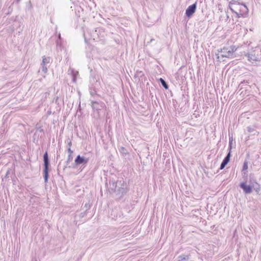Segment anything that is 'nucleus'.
<instances>
[{
	"mask_svg": "<svg viewBox=\"0 0 261 261\" xmlns=\"http://www.w3.org/2000/svg\"><path fill=\"white\" fill-rule=\"evenodd\" d=\"M87 162L88 159L85 157H82L80 155H78L75 160V163L76 165L85 164Z\"/></svg>",
	"mask_w": 261,
	"mask_h": 261,
	"instance_id": "obj_10",
	"label": "nucleus"
},
{
	"mask_svg": "<svg viewBox=\"0 0 261 261\" xmlns=\"http://www.w3.org/2000/svg\"><path fill=\"white\" fill-rule=\"evenodd\" d=\"M232 142V136L230 137L229 136V147H230V150H231V148Z\"/></svg>",
	"mask_w": 261,
	"mask_h": 261,
	"instance_id": "obj_17",
	"label": "nucleus"
},
{
	"mask_svg": "<svg viewBox=\"0 0 261 261\" xmlns=\"http://www.w3.org/2000/svg\"><path fill=\"white\" fill-rule=\"evenodd\" d=\"M59 38H61V35H60V34H59Z\"/></svg>",
	"mask_w": 261,
	"mask_h": 261,
	"instance_id": "obj_22",
	"label": "nucleus"
},
{
	"mask_svg": "<svg viewBox=\"0 0 261 261\" xmlns=\"http://www.w3.org/2000/svg\"><path fill=\"white\" fill-rule=\"evenodd\" d=\"M68 151L70 154H71L73 152V151L71 150L70 147L68 148Z\"/></svg>",
	"mask_w": 261,
	"mask_h": 261,
	"instance_id": "obj_20",
	"label": "nucleus"
},
{
	"mask_svg": "<svg viewBox=\"0 0 261 261\" xmlns=\"http://www.w3.org/2000/svg\"><path fill=\"white\" fill-rule=\"evenodd\" d=\"M68 73L71 74L72 76V81L73 82H76V77L79 75V72L74 70L73 69L70 68L68 70Z\"/></svg>",
	"mask_w": 261,
	"mask_h": 261,
	"instance_id": "obj_12",
	"label": "nucleus"
},
{
	"mask_svg": "<svg viewBox=\"0 0 261 261\" xmlns=\"http://www.w3.org/2000/svg\"><path fill=\"white\" fill-rule=\"evenodd\" d=\"M247 130L249 133H252L254 130V129L251 127H248Z\"/></svg>",
	"mask_w": 261,
	"mask_h": 261,
	"instance_id": "obj_19",
	"label": "nucleus"
},
{
	"mask_svg": "<svg viewBox=\"0 0 261 261\" xmlns=\"http://www.w3.org/2000/svg\"><path fill=\"white\" fill-rule=\"evenodd\" d=\"M237 5H239L238 9H235L234 11L232 12L236 14L237 17L240 18L244 14L248 13V9L245 4L238 3Z\"/></svg>",
	"mask_w": 261,
	"mask_h": 261,
	"instance_id": "obj_2",
	"label": "nucleus"
},
{
	"mask_svg": "<svg viewBox=\"0 0 261 261\" xmlns=\"http://www.w3.org/2000/svg\"><path fill=\"white\" fill-rule=\"evenodd\" d=\"M50 61V58L49 57H45V56L42 58V62L41 64V70L44 73L47 72V64H49Z\"/></svg>",
	"mask_w": 261,
	"mask_h": 261,
	"instance_id": "obj_7",
	"label": "nucleus"
},
{
	"mask_svg": "<svg viewBox=\"0 0 261 261\" xmlns=\"http://www.w3.org/2000/svg\"><path fill=\"white\" fill-rule=\"evenodd\" d=\"M117 192L118 194H123L126 192V184L123 180H118L116 181Z\"/></svg>",
	"mask_w": 261,
	"mask_h": 261,
	"instance_id": "obj_4",
	"label": "nucleus"
},
{
	"mask_svg": "<svg viewBox=\"0 0 261 261\" xmlns=\"http://www.w3.org/2000/svg\"><path fill=\"white\" fill-rule=\"evenodd\" d=\"M237 48L236 46L232 45L228 47H224L221 49V56L222 57L232 58L233 53L237 50Z\"/></svg>",
	"mask_w": 261,
	"mask_h": 261,
	"instance_id": "obj_1",
	"label": "nucleus"
},
{
	"mask_svg": "<svg viewBox=\"0 0 261 261\" xmlns=\"http://www.w3.org/2000/svg\"><path fill=\"white\" fill-rule=\"evenodd\" d=\"M227 18H229V16L228 15V14H227Z\"/></svg>",
	"mask_w": 261,
	"mask_h": 261,
	"instance_id": "obj_23",
	"label": "nucleus"
},
{
	"mask_svg": "<svg viewBox=\"0 0 261 261\" xmlns=\"http://www.w3.org/2000/svg\"><path fill=\"white\" fill-rule=\"evenodd\" d=\"M254 190L256 192H258L259 191V186L258 184H256V186L254 187Z\"/></svg>",
	"mask_w": 261,
	"mask_h": 261,
	"instance_id": "obj_18",
	"label": "nucleus"
},
{
	"mask_svg": "<svg viewBox=\"0 0 261 261\" xmlns=\"http://www.w3.org/2000/svg\"><path fill=\"white\" fill-rule=\"evenodd\" d=\"M68 144L69 147H70V146H71V144H72L71 142L69 141Z\"/></svg>",
	"mask_w": 261,
	"mask_h": 261,
	"instance_id": "obj_21",
	"label": "nucleus"
},
{
	"mask_svg": "<svg viewBox=\"0 0 261 261\" xmlns=\"http://www.w3.org/2000/svg\"><path fill=\"white\" fill-rule=\"evenodd\" d=\"M160 81L162 85V86L166 89H167L168 88V86L165 81L163 80V79L161 78L160 79Z\"/></svg>",
	"mask_w": 261,
	"mask_h": 261,
	"instance_id": "obj_15",
	"label": "nucleus"
},
{
	"mask_svg": "<svg viewBox=\"0 0 261 261\" xmlns=\"http://www.w3.org/2000/svg\"><path fill=\"white\" fill-rule=\"evenodd\" d=\"M110 189L114 192H117V184L115 181H112L109 182Z\"/></svg>",
	"mask_w": 261,
	"mask_h": 261,
	"instance_id": "obj_13",
	"label": "nucleus"
},
{
	"mask_svg": "<svg viewBox=\"0 0 261 261\" xmlns=\"http://www.w3.org/2000/svg\"><path fill=\"white\" fill-rule=\"evenodd\" d=\"M43 161H44V180L45 182L48 181V166H49V159L47 152H46L43 155Z\"/></svg>",
	"mask_w": 261,
	"mask_h": 261,
	"instance_id": "obj_3",
	"label": "nucleus"
},
{
	"mask_svg": "<svg viewBox=\"0 0 261 261\" xmlns=\"http://www.w3.org/2000/svg\"><path fill=\"white\" fill-rule=\"evenodd\" d=\"M196 3L189 6L186 10V16L190 18L195 12L196 9Z\"/></svg>",
	"mask_w": 261,
	"mask_h": 261,
	"instance_id": "obj_6",
	"label": "nucleus"
},
{
	"mask_svg": "<svg viewBox=\"0 0 261 261\" xmlns=\"http://www.w3.org/2000/svg\"><path fill=\"white\" fill-rule=\"evenodd\" d=\"M240 186L246 194L251 193L252 187L250 186L247 185L246 182H244L241 183Z\"/></svg>",
	"mask_w": 261,
	"mask_h": 261,
	"instance_id": "obj_9",
	"label": "nucleus"
},
{
	"mask_svg": "<svg viewBox=\"0 0 261 261\" xmlns=\"http://www.w3.org/2000/svg\"><path fill=\"white\" fill-rule=\"evenodd\" d=\"M177 261H181V260L178 258V260Z\"/></svg>",
	"mask_w": 261,
	"mask_h": 261,
	"instance_id": "obj_24",
	"label": "nucleus"
},
{
	"mask_svg": "<svg viewBox=\"0 0 261 261\" xmlns=\"http://www.w3.org/2000/svg\"><path fill=\"white\" fill-rule=\"evenodd\" d=\"M255 51H253L251 53L248 54L247 55L248 60L252 64H257V62L260 61V58L257 55H255Z\"/></svg>",
	"mask_w": 261,
	"mask_h": 261,
	"instance_id": "obj_5",
	"label": "nucleus"
},
{
	"mask_svg": "<svg viewBox=\"0 0 261 261\" xmlns=\"http://www.w3.org/2000/svg\"><path fill=\"white\" fill-rule=\"evenodd\" d=\"M248 168V164L247 162H244L243 166V170H247Z\"/></svg>",
	"mask_w": 261,
	"mask_h": 261,
	"instance_id": "obj_16",
	"label": "nucleus"
},
{
	"mask_svg": "<svg viewBox=\"0 0 261 261\" xmlns=\"http://www.w3.org/2000/svg\"><path fill=\"white\" fill-rule=\"evenodd\" d=\"M178 258L181 261H187V260H189L190 257H189V255H188L182 254L178 257Z\"/></svg>",
	"mask_w": 261,
	"mask_h": 261,
	"instance_id": "obj_14",
	"label": "nucleus"
},
{
	"mask_svg": "<svg viewBox=\"0 0 261 261\" xmlns=\"http://www.w3.org/2000/svg\"><path fill=\"white\" fill-rule=\"evenodd\" d=\"M240 0H229V8L231 11H234L235 9H238L239 5H236L238 3H240Z\"/></svg>",
	"mask_w": 261,
	"mask_h": 261,
	"instance_id": "obj_8",
	"label": "nucleus"
},
{
	"mask_svg": "<svg viewBox=\"0 0 261 261\" xmlns=\"http://www.w3.org/2000/svg\"><path fill=\"white\" fill-rule=\"evenodd\" d=\"M230 155H231L230 151H229L228 152V153L227 154V155L225 157V158L223 160V161L220 165V170L223 169L226 166V165L228 164V163L229 162Z\"/></svg>",
	"mask_w": 261,
	"mask_h": 261,
	"instance_id": "obj_11",
	"label": "nucleus"
}]
</instances>
